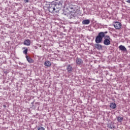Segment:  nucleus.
Masks as SVG:
<instances>
[{"label": "nucleus", "mask_w": 130, "mask_h": 130, "mask_svg": "<svg viewBox=\"0 0 130 130\" xmlns=\"http://www.w3.org/2000/svg\"><path fill=\"white\" fill-rule=\"evenodd\" d=\"M104 44L105 45H110V37L106 36L104 41Z\"/></svg>", "instance_id": "7ed1b4c3"}, {"label": "nucleus", "mask_w": 130, "mask_h": 130, "mask_svg": "<svg viewBox=\"0 0 130 130\" xmlns=\"http://www.w3.org/2000/svg\"><path fill=\"white\" fill-rule=\"evenodd\" d=\"M23 44L24 45H26V46H29L31 44V41L30 40L27 39L24 41Z\"/></svg>", "instance_id": "0eeeda50"}, {"label": "nucleus", "mask_w": 130, "mask_h": 130, "mask_svg": "<svg viewBox=\"0 0 130 130\" xmlns=\"http://www.w3.org/2000/svg\"><path fill=\"white\" fill-rule=\"evenodd\" d=\"M117 121H119V122H121L122 120H123V118L122 117H118L117 118Z\"/></svg>", "instance_id": "dca6fc26"}, {"label": "nucleus", "mask_w": 130, "mask_h": 130, "mask_svg": "<svg viewBox=\"0 0 130 130\" xmlns=\"http://www.w3.org/2000/svg\"><path fill=\"white\" fill-rule=\"evenodd\" d=\"M38 130H45V128H44V127L42 126H39L38 127Z\"/></svg>", "instance_id": "f3484780"}, {"label": "nucleus", "mask_w": 130, "mask_h": 130, "mask_svg": "<svg viewBox=\"0 0 130 130\" xmlns=\"http://www.w3.org/2000/svg\"><path fill=\"white\" fill-rule=\"evenodd\" d=\"M28 52V49L26 48L25 50L23 51V53L24 54H27V53Z\"/></svg>", "instance_id": "a211bd4d"}, {"label": "nucleus", "mask_w": 130, "mask_h": 130, "mask_svg": "<svg viewBox=\"0 0 130 130\" xmlns=\"http://www.w3.org/2000/svg\"><path fill=\"white\" fill-rule=\"evenodd\" d=\"M126 2L128 4H130V0H126Z\"/></svg>", "instance_id": "6ab92c4d"}, {"label": "nucleus", "mask_w": 130, "mask_h": 130, "mask_svg": "<svg viewBox=\"0 0 130 130\" xmlns=\"http://www.w3.org/2000/svg\"><path fill=\"white\" fill-rule=\"evenodd\" d=\"M119 49L120 50H121L122 51H126V48H125V47H124V46H123L122 45L119 46Z\"/></svg>", "instance_id": "9d476101"}, {"label": "nucleus", "mask_w": 130, "mask_h": 130, "mask_svg": "<svg viewBox=\"0 0 130 130\" xmlns=\"http://www.w3.org/2000/svg\"><path fill=\"white\" fill-rule=\"evenodd\" d=\"M71 11L70 13V15H72L73 17L76 15V13L78 11V7L76 6H73L70 8Z\"/></svg>", "instance_id": "f03ea898"}, {"label": "nucleus", "mask_w": 130, "mask_h": 130, "mask_svg": "<svg viewBox=\"0 0 130 130\" xmlns=\"http://www.w3.org/2000/svg\"><path fill=\"white\" fill-rule=\"evenodd\" d=\"M110 108H112V109H115L116 108V104L114 103H111L110 105Z\"/></svg>", "instance_id": "ddd939ff"}, {"label": "nucleus", "mask_w": 130, "mask_h": 130, "mask_svg": "<svg viewBox=\"0 0 130 130\" xmlns=\"http://www.w3.org/2000/svg\"><path fill=\"white\" fill-rule=\"evenodd\" d=\"M26 2H28V0H27Z\"/></svg>", "instance_id": "aec40b11"}, {"label": "nucleus", "mask_w": 130, "mask_h": 130, "mask_svg": "<svg viewBox=\"0 0 130 130\" xmlns=\"http://www.w3.org/2000/svg\"><path fill=\"white\" fill-rule=\"evenodd\" d=\"M121 23L119 22L116 21L114 23V26L117 30H119L121 28Z\"/></svg>", "instance_id": "20e7f679"}, {"label": "nucleus", "mask_w": 130, "mask_h": 130, "mask_svg": "<svg viewBox=\"0 0 130 130\" xmlns=\"http://www.w3.org/2000/svg\"><path fill=\"white\" fill-rule=\"evenodd\" d=\"M84 62L83 61L82 59H81V58L77 57L76 60V63L77 64V66H81V64H83V63Z\"/></svg>", "instance_id": "39448f33"}, {"label": "nucleus", "mask_w": 130, "mask_h": 130, "mask_svg": "<svg viewBox=\"0 0 130 130\" xmlns=\"http://www.w3.org/2000/svg\"><path fill=\"white\" fill-rule=\"evenodd\" d=\"M82 24L83 25H89V24H90V20L89 19L84 20L82 21Z\"/></svg>", "instance_id": "9b49d317"}, {"label": "nucleus", "mask_w": 130, "mask_h": 130, "mask_svg": "<svg viewBox=\"0 0 130 130\" xmlns=\"http://www.w3.org/2000/svg\"><path fill=\"white\" fill-rule=\"evenodd\" d=\"M26 58L27 60V61L29 63H33L34 62V60H33L32 58H31L30 57L28 56H26Z\"/></svg>", "instance_id": "6e6552de"}, {"label": "nucleus", "mask_w": 130, "mask_h": 130, "mask_svg": "<svg viewBox=\"0 0 130 130\" xmlns=\"http://www.w3.org/2000/svg\"><path fill=\"white\" fill-rule=\"evenodd\" d=\"M49 10L51 11V12H55V5H51L49 8Z\"/></svg>", "instance_id": "423d86ee"}, {"label": "nucleus", "mask_w": 130, "mask_h": 130, "mask_svg": "<svg viewBox=\"0 0 130 130\" xmlns=\"http://www.w3.org/2000/svg\"><path fill=\"white\" fill-rule=\"evenodd\" d=\"M107 31L100 32L99 33L98 35L95 38V42L96 43H101L102 42V40L104 37H105V34H107Z\"/></svg>", "instance_id": "f257e3e1"}, {"label": "nucleus", "mask_w": 130, "mask_h": 130, "mask_svg": "<svg viewBox=\"0 0 130 130\" xmlns=\"http://www.w3.org/2000/svg\"><path fill=\"white\" fill-rule=\"evenodd\" d=\"M108 127L109 128H111V129H113V128H114V127H115L114 125L113 124H109L108 125Z\"/></svg>", "instance_id": "2eb2a0df"}, {"label": "nucleus", "mask_w": 130, "mask_h": 130, "mask_svg": "<svg viewBox=\"0 0 130 130\" xmlns=\"http://www.w3.org/2000/svg\"><path fill=\"white\" fill-rule=\"evenodd\" d=\"M67 70L68 73H72V72H73V67L71 64H69L67 68Z\"/></svg>", "instance_id": "1a4fd4ad"}, {"label": "nucleus", "mask_w": 130, "mask_h": 130, "mask_svg": "<svg viewBox=\"0 0 130 130\" xmlns=\"http://www.w3.org/2000/svg\"><path fill=\"white\" fill-rule=\"evenodd\" d=\"M95 48H97L99 50H101L102 49V45L100 44H96L94 46Z\"/></svg>", "instance_id": "4468645a"}, {"label": "nucleus", "mask_w": 130, "mask_h": 130, "mask_svg": "<svg viewBox=\"0 0 130 130\" xmlns=\"http://www.w3.org/2000/svg\"><path fill=\"white\" fill-rule=\"evenodd\" d=\"M44 65L46 67H48V68H49V67L51 66V62L50 61L47 60L45 62Z\"/></svg>", "instance_id": "f8f14e48"}]
</instances>
